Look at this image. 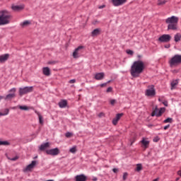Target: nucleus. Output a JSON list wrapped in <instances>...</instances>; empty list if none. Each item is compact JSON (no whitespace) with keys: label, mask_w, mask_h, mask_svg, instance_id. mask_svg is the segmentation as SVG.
I'll list each match as a JSON object with an SVG mask.
<instances>
[{"label":"nucleus","mask_w":181,"mask_h":181,"mask_svg":"<svg viewBox=\"0 0 181 181\" xmlns=\"http://www.w3.org/2000/svg\"><path fill=\"white\" fill-rule=\"evenodd\" d=\"M93 181H97L98 179H97V177H94V178L93 179Z\"/></svg>","instance_id":"603ef678"},{"label":"nucleus","mask_w":181,"mask_h":181,"mask_svg":"<svg viewBox=\"0 0 181 181\" xmlns=\"http://www.w3.org/2000/svg\"><path fill=\"white\" fill-rule=\"evenodd\" d=\"M181 40V34L180 33H177L175 37H174V40L175 42H180Z\"/></svg>","instance_id":"393cba45"},{"label":"nucleus","mask_w":181,"mask_h":181,"mask_svg":"<svg viewBox=\"0 0 181 181\" xmlns=\"http://www.w3.org/2000/svg\"><path fill=\"white\" fill-rule=\"evenodd\" d=\"M74 83H76V79H71L69 81L70 84H74Z\"/></svg>","instance_id":"79ce46f5"},{"label":"nucleus","mask_w":181,"mask_h":181,"mask_svg":"<svg viewBox=\"0 0 181 181\" xmlns=\"http://www.w3.org/2000/svg\"><path fill=\"white\" fill-rule=\"evenodd\" d=\"M168 23V30H177V24L179 23V17L173 16L165 20Z\"/></svg>","instance_id":"f03ea898"},{"label":"nucleus","mask_w":181,"mask_h":181,"mask_svg":"<svg viewBox=\"0 0 181 181\" xmlns=\"http://www.w3.org/2000/svg\"><path fill=\"white\" fill-rule=\"evenodd\" d=\"M37 158V156L35 157V159H36Z\"/></svg>","instance_id":"052dcab7"},{"label":"nucleus","mask_w":181,"mask_h":181,"mask_svg":"<svg viewBox=\"0 0 181 181\" xmlns=\"http://www.w3.org/2000/svg\"><path fill=\"white\" fill-rule=\"evenodd\" d=\"M97 22H98V21H95V23H93V24L95 25V23H97Z\"/></svg>","instance_id":"5fc2aeb1"},{"label":"nucleus","mask_w":181,"mask_h":181,"mask_svg":"<svg viewBox=\"0 0 181 181\" xmlns=\"http://www.w3.org/2000/svg\"><path fill=\"white\" fill-rule=\"evenodd\" d=\"M11 13L6 10L1 11L0 12V26L4 25H8L11 22Z\"/></svg>","instance_id":"7ed1b4c3"},{"label":"nucleus","mask_w":181,"mask_h":181,"mask_svg":"<svg viewBox=\"0 0 181 181\" xmlns=\"http://www.w3.org/2000/svg\"><path fill=\"white\" fill-rule=\"evenodd\" d=\"M9 59V54L0 55V63H5Z\"/></svg>","instance_id":"dca6fc26"},{"label":"nucleus","mask_w":181,"mask_h":181,"mask_svg":"<svg viewBox=\"0 0 181 181\" xmlns=\"http://www.w3.org/2000/svg\"><path fill=\"white\" fill-rule=\"evenodd\" d=\"M170 46L169 45H168V46H165V47H169Z\"/></svg>","instance_id":"4d7b16f0"},{"label":"nucleus","mask_w":181,"mask_h":181,"mask_svg":"<svg viewBox=\"0 0 181 181\" xmlns=\"http://www.w3.org/2000/svg\"><path fill=\"white\" fill-rule=\"evenodd\" d=\"M166 109L165 107H161L160 109H158V107H156L155 110L151 113V117H162V114L165 112Z\"/></svg>","instance_id":"0eeeda50"},{"label":"nucleus","mask_w":181,"mask_h":181,"mask_svg":"<svg viewBox=\"0 0 181 181\" xmlns=\"http://www.w3.org/2000/svg\"><path fill=\"white\" fill-rule=\"evenodd\" d=\"M35 114L38 115L40 124H41V125H43V117H42V115H40V113L37 111H35Z\"/></svg>","instance_id":"b1692460"},{"label":"nucleus","mask_w":181,"mask_h":181,"mask_svg":"<svg viewBox=\"0 0 181 181\" xmlns=\"http://www.w3.org/2000/svg\"><path fill=\"white\" fill-rule=\"evenodd\" d=\"M9 93H12L11 94H15V93H16V88H13L11 89H10Z\"/></svg>","instance_id":"c9c22d12"},{"label":"nucleus","mask_w":181,"mask_h":181,"mask_svg":"<svg viewBox=\"0 0 181 181\" xmlns=\"http://www.w3.org/2000/svg\"><path fill=\"white\" fill-rule=\"evenodd\" d=\"M18 107H19L20 110H22L23 111H28V110H29V107L28 106L20 105V106H18Z\"/></svg>","instance_id":"c756f323"},{"label":"nucleus","mask_w":181,"mask_h":181,"mask_svg":"<svg viewBox=\"0 0 181 181\" xmlns=\"http://www.w3.org/2000/svg\"><path fill=\"white\" fill-rule=\"evenodd\" d=\"M15 93H10L8 94L5 100H12V98H15Z\"/></svg>","instance_id":"bb28decb"},{"label":"nucleus","mask_w":181,"mask_h":181,"mask_svg":"<svg viewBox=\"0 0 181 181\" xmlns=\"http://www.w3.org/2000/svg\"><path fill=\"white\" fill-rule=\"evenodd\" d=\"M115 103H117V100L115 99H112L110 100L111 105H115Z\"/></svg>","instance_id":"4c0bfd02"},{"label":"nucleus","mask_w":181,"mask_h":181,"mask_svg":"<svg viewBox=\"0 0 181 181\" xmlns=\"http://www.w3.org/2000/svg\"><path fill=\"white\" fill-rule=\"evenodd\" d=\"M1 115H2V113H0V117H1Z\"/></svg>","instance_id":"bf43d9fd"},{"label":"nucleus","mask_w":181,"mask_h":181,"mask_svg":"<svg viewBox=\"0 0 181 181\" xmlns=\"http://www.w3.org/2000/svg\"><path fill=\"white\" fill-rule=\"evenodd\" d=\"M176 180H177V181L179 180V178H177Z\"/></svg>","instance_id":"13d9d810"},{"label":"nucleus","mask_w":181,"mask_h":181,"mask_svg":"<svg viewBox=\"0 0 181 181\" xmlns=\"http://www.w3.org/2000/svg\"><path fill=\"white\" fill-rule=\"evenodd\" d=\"M100 33H101V28H96L92 31L91 36L94 37L95 36H98Z\"/></svg>","instance_id":"6ab92c4d"},{"label":"nucleus","mask_w":181,"mask_h":181,"mask_svg":"<svg viewBox=\"0 0 181 181\" xmlns=\"http://www.w3.org/2000/svg\"><path fill=\"white\" fill-rule=\"evenodd\" d=\"M177 84H179V81L177 80L173 81L171 82V90H174V88H176Z\"/></svg>","instance_id":"5701e85b"},{"label":"nucleus","mask_w":181,"mask_h":181,"mask_svg":"<svg viewBox=\"0 0 181 181\" xmlns=\"http://www.w3.org/2000/svg\"><path fill=\"white\" fill-rule=\"evenodd\" d=\"M127 54L132 55V54H134V51H132L131 49H129V50L127 51Z\"/></svg>","instance_id":"ea45409f"},{"label":"nucleus","mask_w":181,"mask_h":181,"mask_svg":"<svg viewBox=\"0 0 181 181\" xmlns=\"http://www.w3.org/2000/svg\"><path fill=\"white\" fill-rule=\"evenodd\" d=\"M49 147H50V143L49 142L45 143L40 146V151H46V149H47V148H49Z\"/></svg>","instance_id":"a211bd4d"},{"label":"nucleus","mask_w":181,"mask_h":181,"mask_svg":"<svg viewBox=\"0 0 181 181\" xmlns=\"http://www.w3.org/2000/svg\"><path fill=\"white\" fill-rule=\"evenodd\" d=\"M158 139H153V142H158Z\"/></svg>","instance_id":"864d4df0"},{"label":"nucleus","mask_w":181,"mask_h":181,"mask_svg":"<svg viewBox=\"0 0 181 181\" xmlns=\"http://www.w3.org/2000/svg\"><path fill=\"white\" fill-rule=\"evenodd\" d=\"M105 74L103 72L98 73L95 75V80H103Z\"/></svg>","instance_id":"aec40b11"},{"label":"nucleus","mask_w":181,"mask_h":181,"mask_svg":"<svg viewBox=\"0 0 181 181\" xmlns=\"http://www.w3.org/2000/svg\"><path fill=\"white\" fill-rule=\"evenodd\" d=\"M163 104L165 107H168V101L163 102Z\"/></svg>","instance_id":"de8ad7c7"},{"label":"nucleus","mask_w":181,"mask_h":181,"mask_svg":"<svg viewBox=\"0 0 181 181\" xmlns=\"http://www.w3.org/2000/svg\"><path fill=\"white\" fill-rule=\"evenodd\" d=\"M112 4L114 6H121V5H124L127 0H112Z\"/></svg>","instance_id":"9b49d317"},{"label":"nucleus","mask_w":181,"mask_h":181,"mask_svg":"<svg viewBox=\"0 0 181 181\" xmlns=\"http://www.w3.org/2000/svg\"><path fill=\"white\" fill-rule=\"evenodd\" d=\"M158 101H160V99H158Z\"/></svg>","instance_id":"680f3d73"},{"label":"nucleus","mask_w":181,"mask_h":181,"mask_svg":"<svg viewBox=\"0 0 181 181\" xmlns=\"http://www.w3.org/2000/svg\"><path fill=\"white\" fill-rule=\"evenodd\" d=\"M59 106L60 108H66L67 107V100H62L59 103Z\"/></svg>","instance_id":"4be33fe9"},{"label":"nucleus","mask_w":181,"mask_h":181,"mask_svg":"<svg viewBox=\"0 0 181 181\" xmlns=\"http://www.w3.org/2000/svg\"><path fill=\"white\" fill-rule=\"evenodd\" d=\"M98 117H99L100 118H101V117H104V113L100 112V113L98 115Z\"/></svg>","instance_id":"49530a36"},{"label":"nucleus","mask_w":181,"mask_h":181,"mask_svg":"<svg viewBox=\"0 0 181 181\" xmlns=\"http://www.w3.org/2000/svg\"><path fill=\"white\" fill-rule=\"evenodd\" d=\"M65 136H66V138H71V136H73V134L71 132H66Z\"/></svg>","instance_id":"f704fd0d"},{"label":"nucleus","mask_w":181,"mask_h":181,"mask_svg":"<svg viewBox=\"0 0 181 181\" xmlns=\"http://www.w3.org/2000/svg\"><path fill=\"white\" fill-rule=\"evenodd\" d=\"M82 49H84V46L81 45L74 50L73 52L74 59H78L80 57V54L83 53V51H81Z\"/></svg>","instance_id":"1a4fd4ad"},{"label":"nucleus","mask_w":181,"mask_h":181,"mask_svg":"<svg viewBox=\"0 0 181 181\" xmlns=\"http://www.w3.org/2000/svg\"><path fill=\"white\" fill-rule=\"evenodd\" d=\"M132 144H134V141H132L131 145H132Z\"/></svg>","instance_id":"6e6d98bb"},{"label":"nucleus","mask_w":181,"mask_h":181,"mask_svg":"<svg viewBox=\"0 0 181 181\" xmlns=\"http://www.w3.org/2000/svg\"><path fill=\"white\" fill-rule=\"evenodd\" d=\"M76 151H77V149L76 148V147H72L69 150V152H71V153H76Z\"/></svg>","instance_id":"473e14b6"},{"label":"nucleus","mask_w":181,"mask_h":181,"mask_svg":"<svg viewBox=\"0 0 181 181\" xmlns=\"http://www.w3.org/2000/svg\"><path fill=\"white\" fill-rule=\"evenodd\" d=\"M181 63V55L175 54L173 57L169 61V64L170 67H175V66H178Z\"/></svg>","instance_id":"20e7f679"},{"label":"nucleus","mask_w":181,"mask_h":181,"mask_svg":"<svg viewBox=\"0 0 181 181\" xmlns=\"http://www.w3.org/2000/svg\"><path fill=\"white\" fill-rule=\"evenodd\" d=\"M136 170L137 172H139V171L142 170V165L141 164H137Z\"/></svg>","instance_id":"2f4dec72"},{"label":"nucleus","mask_w":181,"mask_h":181,"mask_svg":"<svg viewBox=\"0 0 181 181\" xmlns=\"http://www.w3.org/2000/svg\"><path fill=\"white\" fill-rule=\"evenodd\" d=\"M170 124H168V125L165 126V127H164L165 131H166V129H168L170 128Z\"/></svg>","instance_id":"c03bdc74"},{"label":"nucleus","mask_w":181,"mask_h":181,"mask_svg":"<svg viewBox=\"0 0 181 181\" xmlns=\"http://www.w3.org/2000/svg\"><path fill=\"white\" fill-rule=\"evenodd\" d=\"M29 25H30V21H25L21 23L22 28H26V26H29Z\"/></svg>","instance_id":"a878e982"},{"label":"nucleus","mask_w":181,"mask_h":181,"mask_svg":"<svg viewBox=\"0 0 181 181\" xmlns=\"http://www.w3.org/2000/svg\"><path fill=\"white\" fill-rule=\"evenodd\" d=\"M104 8H105V5L104 4L98 6V9H104Z\"/></svg>","instance_id":"37998d69"},{"label":"nucleus","mask_w":181,"mask_h":181,"mask_svg":"<svg viewBox=\"0 0 181 181\" xmlns=\"http://www.w3.org/2000/svg\"><path fill=\"white\" fill-rule=\"evenodd\" d=\"M8 159H9L10 160L15 161V160H18V159H19V157L16 156V157H14V158H8Z\"/></svg>","instance_id":"58836bf2"},{"label":"nucleus","mask_w":181,"mask_h":181,"mask_svg":"<svg viewBox=\"0 0 181 181\" xmlns=\"http://www.w3.org/2000/svg\"><path fill=\"white\" fill-rule=\"evenodd\" d=\"M173 119L170 117L167 118L163 121L164 124H168V122H170V124H172Z\"/></svg>","instance_id":"7c9ffc66"},{"label":"nucleus","mask_w":181,"mask_h":181,"mask_svg":"<svg viewBox=\"0 0 181 181\" xmlns=\"http://www.w3.org/2000/svg\"><path fill=\"white\" fill-rule=\"evenodd\" d=\"M113 172H114V173H117V172H118V169H117V168H113Z\"/></svg>","instance_id":"09e8293b"},{"label":"nucleus","mask_w":181,"mask_h":181,"mask_svg":"<svg viewBox=\"0 0 181 181\" xmlns=\"http://www.w3.org/2000/svg\"><path fill=\"white\" fill-rule=\"evenodd\" d=\"M111 91H112V87L107 88L106 92H107V93H111Z\"/></svg>","instance_id":"a19ab883"},{"label":"nucleus","mask_w":181,"mask_h":181,"mask_svg":"<svg viewBox=\"0 0 181 181\" xmlns=\"http://www.w3.org/2000/svg\"><path fill=\"white\" fill-rule=\"evenodd\" d=\"M172 39V36L169 34H164L159 37L158 42H160L161 43H168L170 42Z\"/></svg>","instance_id":"6e6552de"},{"label":"nucleus","mask_w":181,"mask_h":181,"mask_svg":"<svg viewBox=\"0 0 181 181\" xmlns=\"http://www.w3.org/2000/svg\"><path fill=\"white\" fill-rule=\"evenodd\" d=\"M146 97H155L156 95V90H155V86L149 85L147 86V89L145 91Z\"/></svg>","instance_id":"39448f33"},{"label":"nucleus","mask_w":181,"mask_h":181,"mask_svg":"<svg viewBox=\"0 0 181 181\" xmlns=\"http://www.w3.org/2000/svg\"><path fill=\"white\" fill-rule=\"evenodd\" d=\"M33 91V86H25L24 88H19V95H25L28 93H32Z\"/></svg>","instance_id":"423d86ee"},{"label":"nucleus","mask_w":181,"mask_h":181,"mask_svg":"<svg viewBox=\"0 0 181 181\" xmlns=\"http://www.w3.org/2000/svg\"><path fill=\"white\" fill-rule=\"evenodd\" d=\"M145 70V63L139 60L133 63L131 68V75L132 77H139V74H142Z\"/></svg>","instance_id":"f257e3e1"},{"label":"nucleus","mask_w":181,"mask_h":181,"mask_svg":"<svg viewBox=\"0 0 181 181\" xmlns=\"http://www.w3.org/2000/svg\"><path fill=\"white\" fill-rule=\"evenodd\" d=\"M124 115V113H119L116 115V117L112 120L113 125H117L121 117Z\"/></svg>","instance_id":"ddd939ff"},{"label":"nucleus","mask_w":181,"mask_h":181,"mask_svg":"<svg viewBox=\"0 0 181 181\" xmlns=\"http://www.w3.org/2000/svg\"><path fill=\"white\" fill-rule=\"evenodd\" d=\"M48 64H56V62L55 61L49 62Z\"/></svg>","instance_id":"a18cd8bd"},{"label":"nucleus","mask_w":181,"mask_h":181,"mask_svg":"<svg viewBox=\"0 0 181 181\" xmlns=\"http://www.w3.org/2000/svg\"><path fill=\"white\" fill-rule=\"evenodd\" d=\"M36 160H33L32 161V163L28 165L25 169H24V172H29L30 170L33 169V168H35V166H36Z\"/></svg>","instance_id":"4468645a"},{"label":"nucleus","mask_w":181,"mask_h":181,"mask_svg":"<svg viewBox=\"0 0 181 181\" xmlns=\"http://www.w3.org/2000/svg\"><path fill=\"white\" fill-rule=\"evenodd\" d=\"M107 86V83H102L100 84V87H105Z\"/></svg>","instance_id":"8fccbe9b"},{"label":"nucleus","mask_w":181,"mask_h":181,"mask_svg":"<svg viewBox=\"0 0 181 181\" xmlns=\"http://www.w3.org/2000/svg\"><path fill=\"white\" fill-rule=\"evenodd\" d=\"M166 2H167L166 0H158L157 5H158V6L165 5V4H166Z\"/></svg>","instance_id":"cd10ccee"},{"label":"nucleus","mask_w":181,"mask_h":181,"mask_svg":"<svg viewBox=\"0 0 181 181\" xmlns=\"http://www.w3.org/2000/svg\"><path fill=\"white\" fill-rule=\"evenodd\" d=\"M42 72L44 76H50V69L49 67L42 68Z\"/></svg>","instance_id":"412c9836"},{"label":"nucleus","mask_w":181,"mask_h":181,"mask_svg":"<svg viewBox=\"0 0 181 181\" xmlns=\"http://www.w3.org/2000/svg\"><path fill=\"white\" fill-rule=\"evenodd\" d=\"M127 177H128V173H124L123 174V180H127Z\"/></svg>","instance_id":"e433bc0d"},{"label":"nucleus","mask_w":181,"mask_h":181,"mask_svg":"<svg viewBox=\"0 0 181 181\" xmlns=\"http://www.w3.org/2000/svg\"><path fill=\"white\" fill-rule=\"evenodd\" d=\"M0 145H3L4 146H8L11 145V144L6 141H0Z\"/></svg>","instance_id":"c85d7f7f"},{"label":"nucleus","mask_w":181,"mask_h":181,"mask_svg":"<svg viewBox=\"0 0 181 181\" xmlns=\"http://www.w3.org/2000/svg\"><path fill=\"white\" fill-rule=\"evenodd\" d=\"M11 9H13V11H15V12H19L20 11H23V9H25V5L12 6Z\"/></svg>","instance_id":"2eb2a0df"},{"label":"nucleus","mask_w":181,"mask_h":181,"mask_svg":"<svg viewBox=\"0 0 181 181\" xmlns=\"http://www.w3.org/2000/svg\"><path fill=\"white\" fill-rule=\"evenodd\" d=\"M76 181H87V177L84 175H79L75 177Z\"/></svg>","instance_id":"f3484780"},{"label":"nucleus","mask_w":181,"mask_h":181,"mask_svg":"<svg viewBox=\"0 0 181 181\" xmlns=\"http://www.w3.org/2000/svg\"><path fill=\"white\" fill-rule=\"evenodd\" d=\"M178 175L181 177V170L178 171Z\"/></svg>","instance_id":"3c124183"},{"label":"nucleus","mask_w":181,"mask_h":181,"mask_svg":"<svg viewBox=\"0 0 181 181\" xmlns=\"http://www.w3.org/2000/svg\"><path fill=\"white\" fill-rule=\"evenodd\" d=\"M9 114V109H6L4 113H1V116L8 115Z\"/></svg>","instance_id":"72a5a7b5"},{"label":"nucleus","mask_w":181,"mask_h":181,"mask_svg":"<svg viewBox=\"0 0 181 181\" xmlns=\"http://www.w3.org/2000/svg\"><path fill=\"white\" fill-rule=\"evenodd\" d=\"M141 144L142 145V148H144V149L149 148L150 141L148 140V139L143 138L141 141Z\"/></svg>","instance_id":"f8f14e48"},{"label":"nucleus","mask_w":181,"mask_h":181,"mask_svg":"<svg viewBox=\"0 0 181 181\" xmlns=\"http://www.w3.org/2000/svg\"><path fill=\"white\" fill-rule=\"evenodd\" d=\"M47 155H51L52 156H57L60 153V150L58 148L46 150Z\"/></svg>","instance_id":"9d476101"}]
</instances>
